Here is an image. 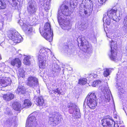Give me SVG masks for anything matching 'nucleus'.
Here are the masks:
<instances>
[{
    "mask_svg": "<svg viewBox=\"0 0 127 127\" xmlns=\"http://www.w3.org/2000/svg\"><path fill=\"white\" fill-rule=\"evenodd\" d=\"M50 50L45 48H41L39 51L38 56L40 68L44 69L46 66V59L48 57V53L50 52Z\"/></svg>",
    "mask_w": 127,
    "mask_h": 127,
    "instance_id": "f257e3e1",
    "label": "nucleus"
},
{
    "mask_svg": "<svg viewBox=\"0 0 127 127\" xmlns=\"http://www.w3.org/2000/svg\"><path fill=\"white\" fill-rule=\"evenodd\" d=\"M97 100L95 92H92L89 94L86 98L84 104L86 103L90 108L94 109L97 106Z\"/></svg>",
    "mask_w": 127,
    "mask_h": 127,
    "instance_id": "f03ea898",
    "label": "nucleus"
},
{
    "mask_svg": "<svg viewBox=\"0 0 127 127\" xmlns=\"http://www.w3.org/2000/svg\"><path fill=\"white\" fill-rule=\"evenodd\" d=\"M78 45H80V49L84 52H90L92 48L88 45V41L85 39V37L82 35L79 36L77 39Z\"/></svg>",
    "mask_w": 127,
    "mask_h": 127,
    "instance_id": "7ed1b4c3",
    "label": "nucleus"
},
{
    "mask_svg": "<svg viewBox=\"0 0 127 127\" xmlns=\"http://www.w3.org/2000/svg\"><path fill=\"white\" fill-rule=\"evenodd\" d=\"M42 35L44 38L49 41H52L53 33L52 31L51 32L50 25L49 23L45 24L42 30Z\"/></svg>",
    "mask_w": 127,
    "mask_h": 127,
    "instance_id": "20e7f679",
    "label": "nucleus"
},
{
    "mask_svg": "<svg viewBox=\"0 0 127 127\" xmlns=\"http://www.w3.org/2000/svg\"><path fill=\"white\" fill-rule=\"evenodd\" d=\"M107 36L108 37V39L109 40L111 43V55L110 56V59L112 60L115 61L117 57V46L116 42L113 41L112 39V36H110V33H107Z\"/></svg>",
    "mask_w": 127,
    "mask_h": 127,
    "instance_id": "39448f33",
    "label": "nucleus"
},
{
    "mask_svg": "<svg viewBox=\"0 0 127 127\" xmlns=\"http://www.w3.org/2000/svg\"><path fill=\"white\" fill-rule=\"evenodd\" d=\"M71 12L68 9V7L66 5H62L61 10H59L57 14L58 19L64 18V16H69Z\"/></svg>",
    "mask_w": 127,
    "mask_h": 127,
    "instance_id": "423d86ee",
    "label": "nucleus"
},
{
    "mask_svg": "<svg viewBox=\"0 0 127 127\" xmlns=\"http://www.w3.org/2000/svg\"><path fill=\"white\" fill-rule=\"evenodd\" d=\"M8 37L16 43H20L23 40L22 36L20 35L16 31H10Z\"/></svg>",
    "mask_w": 127,
    "mask_h": 127,
    "instance_id": "0eeeda50",
    "label": "nucleus"
},
{
    "mask_svg": "<svg viewBox=\"0 0 127 127\" xmlns=\"http://www.w3.org/2000/svg\"><path fill=\"white\" fill-rule=\"evenodd\" d=\"M67 106L68 108H70L69 110V112L70 114H73L76 116V118L80 117L79 109L75 104L71 103H68Z\"/></svg>",
    "mask_w": 127,
    "mask_h": 127,
    "instance_id": "6e6552de",
    "label": "nucleus"
},
{
    "mask_svg": "<svg viewBox=\"0 0 127 127\" xmlns=\"http://www.w3.org/2000/svg\"><path fill=\"white\" fill-rule=\"evenodd\" d=\"M60 114L57 113L54 114L50 115L49 117L48 123L52 126H55L59 123L61 121Z\"/></svg>",
    "mask_w": 127,
    "mask_h": 127,
    "instance_id": "1a4fd4ad",
    "label": "nucleus"
},
{
    "mask_svg": "<svg viewBox=\"0 0 127 127\" xmlns=\"http://www.w3.org/2000/svg\"><path fill=\"white\" fill-rule=\"evenodd\" d=\"M93 6V3L91 0H83L80 5L81 11L84 12L85 14H87V9L91 8Z\"/></svg>",
    "mask_w": 127,
    "mask_h": 127,
    "instance_id": "9d476101",
    "label": "nucleus"
},
{
    "mask_svg": "<svg viewBox=\"0 0 127 127\" xmlns=\"http://www.w3.org/2000/svg\"><path fill=\"white\" fill-rule=\"evenodd\" d=\"M27 85L30 87L35 88L38 86V79L34 77L30 76L27 79Z\"/></svg>",
    "mask_w": 127,
    "mask_h": 127,
    "instance_id": "9b49d317",
    "label": "nucleus"
},
{
    "mask_svg": "<svg viewBox=\"0 0 127 127\" xmlns=\"http://www.w3.org/2000/svg\"><path fill=\"white\" fill-rule=\"evenodd\" d=\"M18 23L20 26H23V29L26 33L30 34L34 33V30L32 28L31 26L24 23L21 20H19Z\"/></svg>",
    "mask_w": 127,
    "mask_h": 127,
    "instance_id": "f8f14e48",
    "label": "nucleus"
},
{
    "mask_svg": "<svg viewBox=\"0 0 127 127\" xmlns=\"http://www.w3.org/2000/svg\"><path fill=\"white\" fill-rule=\"evenodd\" d=\"M37 9L36 2L33 0L30 1L27 7L28 11L29 14L32 15L34 14Z\"/></svg>",
    "mask_w": 127,
    "mask_h": 127,
    "instance_id": "ddd939ff",
    "label": "nucleus"
},
{
    "mask_svg": "<svg viewBox=\"0 0 127 127\" xmlns=\"http://www.w3.org/2000/svg\"><path fill=\"white\" fill-rule=\"evenodd\" d=\"M58 20L59 24L63 29L68 30L71 29V25L69 21H65L64 19Z\"/></svg>",
    "mask_w": 127,
    "mask_h": 127,
    "instance_id": "4468645a",
    "label": "nucleus"
},
{
    "mask_svg": "<svg viewBox=\"0 0 127 127\" xmlns=\"http://www.w3.org/2000/svg\"><path fill=\"white\" fill-rule=\"evenodd\" d=\"M117 9H112L108 11L107 13L108 16L109 18L117 21L118 17L116 15Z\"/></svg>",
    "mask_w": 127,
    "mask_h": 127,
    "instance_id": "2eb2a0df",
    "label": "nucleus"
},
{
    "mask_svg": "<svg viewBox=\"0 0 127 127\" xmlns=\"http://www.w3.org/2000/svg\"><path fill=\"white\" fill-rule=\"evenodd\" d=\"M11 80L10 78H6L0 80V88L5 87L11 83Z\"/></svg>",
    "mask_w": 127,
    "mask_h": 127,
    "instance_id": "dca6fc26",
    "label": "nucleus"
},
{
    "mask_svg": "<svg viewBox=\"0 0 127 127\" xmlns=\"http://www.w3.org/2000/svg\"><path fill=\"white\" fill-rule=\"evenodd\" d=\"M35 117L34 116L29 117L27 120L26 127H35L33 125L32 122L35 120Z\"/></svg>",
    "mask_w": 127,
    "mask_h": 127,
    "instance_id": "f3484780",
    "label": "nucleus"
},
{
    "mask_svg": "<svg viewBox=\"0 0 127 127\" xmlns=\"http://www.w3.org/2000/svg\"><path fill=\"white\" fill-rule=\"evenodd\" d=\"M14 97V95L10 93H7L6 94L3 95V96L4 100L8 101L13 99Z\"/></svg>",
    "mask_w": 127,
    "mask_h": 127,
    "instance_id": "a211bd4d",
    "label": "nucleus"
},
{
    "mask_svg": "<svg viewBox=\"0 0 127 127\" xmlns=\"http://www.w3.org/2000/svg\"><path fill=\"white\" fill-rule=\"evenodd\" d=\"M102 92L104 94L105 98L107 99V101H109L110 99V94H111L109 89L106 88L105 89V91H104H104H102Z\"/></svg>",
    "mask_w": 127,
    "mask_h": 127,
    "instance_id": "6ab92c4d",
    "label": "nucleus"
},
{
    "mask_svg": "<svg viewBox=\"0 0 127 127\" xmlns=\"http://www.w3.org/2000/svg\"><path fill=\"white\" fill-rule=\"evenodd\" d=\"M104 121L106 122L107 125L108 126H111L113 124V125L114 126L115 122L113 121L112 118L110 116H107L106 118L104 120Z\"/></svg>",
    "mask_w": 127,
    "mask_h": 127,
    "instance_id": "aec40b11",
    "label": "nucleus"
},
{
    "mask_svg": "<svg viewBox=\"0 0 127 127\" xmlns=\"http://www.w3.org/2000/svg\"><path fill=\"white\" fill-rule=\"evenodd\" d=\"M34 99L38 105H42L44 103V100L42 96H40L37 97H34Z\"/></svg>",
    "mask_w": 127,
    "mask_h": 127,
    "instance_id": "412c9836",
    "label": "nucleus"
},
{
    "mask_svg": "<svg viewBox=\"0 0 127 127\" xmlns=\"http://www.w3.org/2000/svg\"><path fill=\"white\" fill-rule=\"evenodd\" d=\"M21 62L20 59L18 58H16L12 60L11 61V64L13 66L16 65L18 67H20L21 65Z\"/></svg>",
    "mask_w": 127,
    "mask_h": 127,
    "instance_id": "4be33fe9",
    "label": "nucleus"
},
{
    "mask_svg": "<svg viewBox=\"0 0 127 127\" xmlns=\"http://www.w3.org/2000/svg\"><path fill=\"white\" fill-rule=\"evenodd\" d=\"M13 107L15 110H19L21 108V106L20 104L17 102H14L12 104Z\"/></svg>",
    "mask_w": 127,
    "mask_h": 127,
    "instance_id": "5701e85b",
    "label": "nucleus"
},
{
    "mask_svg": "<svg viewBox=\"0 0 127 127\" xmlns=\"http://www.w3.org/2000/svg\"><path fill=\"white\" fill-rule=\"evenodd\" d=\"M31 58L30 56H28L25 57L24 59L23 63L26 65L31 64Z\"/></svg>",
    "mask_w": 127,
    "mask_h": 127,
    "instance_id": "b1692460",
    "label": "nucleus"
},
{
    "mask_svg": "<svg viewBox=\"0 0 127 127\" xmlns=\"http://www.w3.org/2000/svg\"><path fill=\"white\" fill-rule=\"evenodd\" d=\"M25 91V88L23 86H19L17 89L16 91L17 94H19L21 93H23Z\"/></svg>",
    "mask_w": 127,
    "mask_h": 127,
    "instance_id": "393cba45",
    "label": "nucleus"
},
{
    "mask_svg": "<svg viewBox=\"0 0 127 127\" xmlns=\"http://www.w3.org/2000/svg\"><path fill=\"white\" fill-rule=\"evenodd\" d=\"M124 20L123 29L125 32H127V15L124 18Z\"/></svg>",
    "mask_w": 127,
    "mask_h": 127,
    "instance_id": "a878e982",
    "label": "nucleus"
},
{
    "mask_svg": "<svg viewBox=\"0 0 127 127\" xmlns=\"http://www.w3.org/2000/svg\"><path fill=\"white\" fill-rule=\"evenodd\" d=\"M3 123L4 124L5 126L7 127H9L11 125L12 122L10 119H8L4 121Z\"/></svg>",
    "mask_w": 127,
    "mask_h": 127,
    "instance_id": "bb28decb",
    "label": "nucleus"
},
{
    "mask_svg": "<svg viewBox=\"0 0 127 127\" xmlns=\"http://www.w3.org/2000/svg\"><path fill=\"white\" fill-rule=\"evenodd\" d=\"M32 103L31 101L28 99H26L24 101V107H29L32 105Z\"/></svg>",
    "mask_w": 127,
    "mask_h": 127,
    "instance_id": "cd10ccee",
    "label": "nucleus"
},
{
    "mask_svg": "<svg viewBox=\"0 0 127 127\" xmlns=\"http://www.w3.org/2000/svg\"><path fill=\"white\" fill-rule=\"evenodd\" d=\"M6 6V4L3 0H0V9H4Z\"/></svg>",
    "mask_w": 127,
    "mask_h": 127,
    "instance_id": "c85d7f7f",
    "label": "nucleus"
},
{
    "mask_svg": "<svg viewBox=\"0 0 127 127\" xmlns=\"http://www.w3.org/2000/svg\"><path fill=\"white\" fill-rule=\"evenodd\" d=\"M110 18H107L106 14H104L103 18V20L105 21L106 23L108 25H109L110 23Z\"/></svg>",
    "mask_w": 127,
    "mask_h": 127,
    "instance_id": "c756f323",
    "label": "nucleus"
},
{
    "mask_svg": "<svg viewBox=\"0 0 127 127\" xmlns=\"http://www.w3.org/2000/svg\"><path fill=\"white\" fill-rule=\"evenodd\" d=\"M24 73L25 71L23 69H20L18 72V77L24 78L25 77Z\"/></svg>",
    "mask_w": 127,
    "mask_h": 127,
    "instance_id": "7c9ffc66",
    "label": "nucleus"
},
{
    "mask_svg": "<svg viewBox=\"0 0 127 127\" xmlns=\"http://www.w3.org/2000/svg\"><path fill=\"white\" fill-rule=\"evenodd\" d=\"M87 82V79L85 78L80 79L79 80L78 83L80 85H84Z\"/></svg>",
    "mask_w": 127,
    "mask_h": 127,
    "instance_id": "2f4dec72",
    "label": "nucleus"
},
{
    "mask_svg": "<svg viewBox=\"0 0 127 127\" xmlns=\"http://www.w3.org/2000/svg\"><path fill=\"white\" fill-rule=\"evenodd\" d=\"M54 87L53 88V89L52 90V92L55 94H56V93H58L59 94H61V93L60 92V90H58V88H55V85H53L52 86V87H54ZM55 87H57L56 86H55Z\"/></svg>",
    "mask_w": 127,
    "mask_h": 127,
    "instance_id": "473e14b6",
    "label": "nucleus"
},
{
    "mask_svg": "<svg viewBox=\"0 0 127 127\" xmlns=\"http://www.w3.org/2000/svg\"><path fill=\"white\" fill-rule=\"evenodd\" d=\"M87 28V27L86 25L85 24H82L80 26L79 28V29L80 30L83 31L85 30Z\"/></svg>",
    "mask_w": 127,
    "mask_h": 127,
    "instance_id": "72a5a7b5",
    "label": "nucleus"
},
{
    "mask_svg": "<svg viewBox=\"0 0 127 127\" xmlns=\"http://www.w3.org/2000/svg\"><path fill=\"white\" fill-rule=\"evenodd\" d=\"M77 1L76 0H71L70 1V5L71 7L73 6H76L77 4Z\"/></svg>",
    "mask_w": 127,
    "mask_h": 127,
    "instance_id": "f704fd0d",
    "label": "nucleus"
},
{
    "mask_svg": "<svg viewBox=\"0 0 127 127\" xmlns=\"http://www.w3.org/2000/svg\"><path fill=\"white\" fill-rule=\"evenodd\" d=\"M110 70L109 69L106 68L104 71V75L105 77H107L110 74Z\"/></svg>",
    "mask_w": 127,
    "mask_h": 127,
    "instance_id": "c9c22d12",
    "label": "nucleus"
},
{
    "mask_svg": "<svg viewBox=\"0 0 127 127\" xmlns=\"http://www.w3.org/2000/svg\"><path fill=\"white\" fill-rule=\"evenodd\" d=\"M101 83V81L99 80H97L93 82L92 85L93 87H95L98 84H100Z\"/></svg>",
    "mask_w": 127,
    "mask_h": 127,
    "instance_id": "e433bc0d",
    "label": "nucleus"
},
{
    "mask_svg": "<svg viewBox=\"0 0 127 127\" xmlns=\"http://www.w3.org/2000/svg\"><path fill=\"white\" fill-rule=\"evenodd\" d=\"M12 6L13 7H15L17 5L16 0H12V2H11Z\"/></svg>",
    "mask_w": 127,
    "mask_h": 127,
    "instance_id": "4c0bfd02",
    "label": "nucleus"
},
{
    "mask_svg": "<svg viewBox=\"0 0 127 127\" xmlns=\"http://www.w3.org/2000/svg\"><path fill=\"white\" fill-rule=\"evenodd\" d=\"M107 0H98V2L101 4L103 5L104 3Z\"/></svg>",
    "mask_w": 127,
    "mask_h": 127,
    "instance_id": "58836bf2",
    "label": "nucleus"
},
{
    "mask_svg": "<svg viewBox=\"0 0 127 127\" xmlns=\"http://www.w3.org/2000/svg\"><path fill=\"white\" fill-rule=\"evenodd\" d=\"M7 109L8 110V112H5V113L6 114H8L9 115L10 113V110L8 108Z\"/></svg>",
    "mask_w": 127,
    "mask_h": 127,
    "instance_id": "ea45409f",
    "label": "nucleus"
},
{
    "mask_svg": "<svg viewBox=\"0 0 127 127\" xmlns=\"http://www.w3.org/2000/svg\"><path fill=\"white\" fill-rule=\"evenodd\" d=\"M106 88H107L108 89H109V88H108V87H106L105 88H104V87H103V88H102L101 89V90L102 91V92L103 91H104H104H105V89Z\"/></svg>",
    "mask_w": 127,
    "mask_h": 127,
    "instance_id": "a19ab883",
    "label": "nucleus"
},
{
    "mask_svg": "<svg viewBox=\"0 0 127 127\" xmlns=\"http://www.w3.org/2000/svg\"><path fill=\"white\" fill-rule=\"evenodd\" d=\"M102 125L104 127H105V125L104 123H102ZM106 127H107V126H106Z\"/></svg>",
    "mask_w": 127,
    "mask_h": 127,
    "instance_id": "79ce46f5",
    "label": "nucleus"
},
{
    "mask_svg": "<svg viewBox=\"0 0 127 127\" xmlns=\"http://www.w3.org/2000/svg\"><path fill=\"white\" fill-rule=\"evenodd\" d=\"M126 53H127V46L126 47Z\"/></svg>",
    "mask_w": 127,
    "mask_h": 127,
    "instance_id": "37998d69",
    "label": "nucleus"
},
{
    "mask_svg": "<svg viewBox=\"0 0 127 127\" xmlns=\"http://www.w3.org/2000/svg\"><path fill=\"white\" fill-rule=\"evenodd\" d=\"M68 53L69 52H70V50H68Z\"/></svg>",
    "mask_w": 127,
    "mask_h": 127,
    "instance_id": "c03bdc74",
    "label": "nucleus"
},
{
    "mask_svg": "<svg viewBox=\"0 0 127 127\" xmlns=\"http://www.w3.org/2000/svg\"><path fill=\"white\" fill-rule=\"evenodd\" d=\"M123 93V92H122H122H121V93Z\"/></svg>",
    "mask_w": 127,
    "mask_h": 127,
    "instance_id": "a18cd8bd",
    "label": "nucleus"
}]
</instances>
